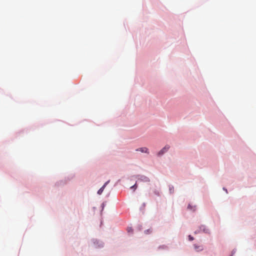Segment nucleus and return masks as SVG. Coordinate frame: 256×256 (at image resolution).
Returning a JSON list of instances; mask_svg holds the SVG:
<instances>
[{"instance_id": "20e7f679", "label": "nucleus", "mask_w": 256, "mask_h": 256, "mask_svg": "<svg viewBox=\"0 0 256 256\" xmlns=\"http://www.w3.org/2000/svg\"><path fill=\"white\" fill-rule=\"evenodd\" d=\"M108 183V182H106L98 190V194H100L102 192L104 188V187L106 186L107 184Z\"/></svg>"}, {"instance_id": "0eeeda50", "label": "nucleus", "mask_w": 256, "mask_h": 256, "mask_svg": "<svg viewBox=\"0 0 256 256\" xmlns=\"http://www.w3.org/2000/svg\"><path fill=\"white\" fill-rule=\"evenodd\" d=\"M128 232H132V229L131 228H128Z\"/></svg>"}, {"instance_id": "423d86ee", "label": "nucleus", "mask_w": 256, "mask_h": 256, "mask_svg": "<svg viewBox=\"0 0 256 256\" xmlns=\"http://www.w3.org/2000/svg\"><path fill=\"white\" fill-rule=\"evenodd\" d=\"M142 180H144L146 182L150 181L149 179L148 178L146 177V176H144V179Z\"/></svg>"}, {"instance_id": "f257e3e1", "label": "nucleus", "mask_w": 256, "mask_h": 256, "mask_svg": "<svg viewBox=\"0 0 256 256\" xmlns=\"http://www.w3.org/2000/svg\"><path fill=\"white\" fill-rule=\"evenodd\" d=\"M170 146L168 145H166L164 148H163L158 154V156H160L164 154L165 152L168 151Z\"/></svg>"}, {"instance_id": "39448f33", "label": "nucleus", "mask_w": 256, "mask_h": 256, "mask_svg": "<svg viewBox=\"0 0 256 256\" xmlns=\"http://www.w3.org/2000/svg\"><path fill=\"white\" fill-rule=\"evenodd\" d=\"M136 188H137L136 184H134V186H132L130 187V188H132V189H133V188H134V190Z\"/></svg>"}, {"instance_id": "f03ea898", "label": "nucleus", "mask_w": 256, "mask_h": 256, "mask_svg": "<svg viewBox=\"0 0 256 256\" xmlns=\"http://www.w3.org/2000/svg\"><path fill=\"white\" fill-rule=\"evenodd\" d=\"M136 151H139L142 152L148 153V150L146 148H140L136 150Z\"/></svg>"}, {"instance_id": "6e6552de", "label": "nucleus", "mask_w": 256, "mask_h": 256, "mask_svg": "<svg viewBox=\"0 0 256 256\" xmlns=\"http://www.w3.org/2000/svg\"><path fill=\"white\" fill-rule=\"evenodd\" d=\"M188 238H189V240H190V241L194 240V238L192 236L190 235L188 236Z\"/></svg>"}, {"instance_id": "7ed1b4c3", "label": "nucleus", "mask_w": 256, "mask_h": 256, "mask_svg": "<svg viewBox=\"0 0 256 256\" xmlns=\"http://www.w3.org/2000/svg\"><path fill=\"white\" fill-rule=\"evenodd\" d=\"M194 248L197 252L202 251L203 250V246H198L196 244H194Z\"/></svg>"}]
</instances>
